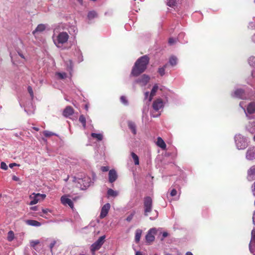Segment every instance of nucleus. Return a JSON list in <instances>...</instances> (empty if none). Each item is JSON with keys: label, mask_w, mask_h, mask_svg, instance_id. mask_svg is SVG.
I'll list each match as a JSON object with an SVG mask.
<instances>
[{"label": "nucleus", "mask_w": 255, "mask_h": 255, "mask_svg": "<svg viewBox=\"0 0 255 255\" xmlns=\"http://www.w3.org/2000/svg\"><path fill=\"white\" fill-rule=\"evenodd\" d=\"M149 62V58L146 55L139 57L132 67L131 75L137 77L143 73L146 69Z\"/></svg>", "instance_id": "f257e3e1"}, {"label": "nucleus", "mask_w": 255, "mask_h": 255, "mask_svg": "<svg viewBox=\"0 0 255 255\" xmlns=\"http://www.w3.org/2000/svg\"><path fill=\"white\" fill-rule=\"evenodd\" d=\"M69 37V36L66 32H61L58 34L56 38L53 39V41L57 47L61 48L68 41Z\"/></svg>", "instance_id": "f03ea898"}, {"label": "nucleus", "mask_w": 255, "mask_h": 255, "mask_svg": "<svg viewBox=\"0 0 255 255\" xmlns=\"http://www.w3.org/2000/svg\"><path fill=\"white\" fill-rule=\"evenodd\" d=\"M144 215L145 216L148 215V213L152 210V200L149 196L144 198L143 199Z\"/></svg>", "instance_id": "7ed1b4c3"}, {"label": "nucleus", "mask_w": 255, "mask_h": 255, "mask_svg": "<svg viewBox=\"0 0 255 255\" xmlns=\"http://www.w3.org/2000/svg\"><path fill=\"white\" fill-rule=\"evenodd\" d=\"M45 197V194L33 193L29 196L30 199L31 200L29 204L31 205L36 204L40 200H44Z\"/></svg>", "instance_id": "20e7f679"}, {"label": "nucleus", "mask_w": 255, "mask_h": 255, "mask_svg": "<svg viewBox=\"0 0 255 255\" xmlns=\"http://www.w3.org/2000/svg\"><path fill=\"white\" fill-rule=\"evenodd\" d=\"M105 238V236L100 237L96 242L92 245L91 251L93 254L96 251L100 249L101 246L104 243Z\"/></svg>", "instance_id": "39448f33"}, {"label": "nucleus", "mask_w": 255, "mask_h": 255, "mask_svg": "<svg viewBox=\"0 0 255 255\" xmlns=\"http://www.w3.org/2000/svg\"><path fill=\"white\" fill-rule=\"evenodd\" d=\"M157 230L155 228L150 229L147 232L146 236V242L148 244L153 242L155 240L154 235L156 234Z\"/></svg>", "instance_id": "423d86ee"}, {"label": "nucleus", "mask_w": 255, "mask_h": 255, "mask_svg": "<svg viewBox=\"0 0 255 255\" xmlns=\"http://www.w3.org/2000/svg\"><path fill=\"white\" fill-rule=\"evenodd\" d=\"M150 77L146 74L142 75L140 78H138L135 82L139 84L142 86H145L149 81Z\"/></svg>", "instance_id": "0eeeda50"}, {"label": "nucleus", "mask_w": 255, "mask_h": 255, "mask_svg": "<svg viewBox=\"0 0 255 255\" xmlns=\"http://www.w3.org/2000/svg\"><path fill=\"white\" fill-rule=\"evenodd\" d=\"M61 203L66 206L68 205L71 209L74 208V204L72 201L68 198L67 195H63L60 198Z\"/></svg>", "instance_id": "6e6552de"}, {"label": "nucleus", "mask_w": 255, "mask_h": 255, "mask_svg": "<svg viewBox=\"0 0 255 255\" xmlns=\"http://www.w3.org/2000/svg\"><path fill=\"white\" fill-rule=\"evenodd\" d=\"M163 101L160 98L156 99L153 102L152 108L156 111H158L160 109L163 108Z\"/></svg>", "instance_id": "1a4fd4ad"}, {"label": "nucleus", "mask_w": 255, "mask_h": 255, "mask_svg": "<svg viewBox=\"0 0 255 255\" xmlns=\"http://www.w3.org/2000/svg\"><path fill=\"white\" fill-rule=\"evenodd\" d=\"M74 113L73 108L71 106H67L63 110L62 115L65 118H69Z\"/></svg>", "instance_id": "9d476101"}, {"label": "nucleus", "mask_w": 255, "mask_h": 255, "mask_svg": "<svg viewBox=\"0 0 255 255\" xmlns=\"http://www.w3.org/2000/svg\"><path fill=\"white\" fill-rule=\"evenodd\" d=\"M110 208V204L107 203L105 204L102 208L100 217L101 219L105 218L108 214Z\"/></svg>", "instance_id": "9b49d317"}, {"label": "nucleus", "mask_w": 255, "mask_h": 255, "mask_svg": "<svg viewBox=\"0 0 255 255\" xmlns=\"http://www.w3.org/2000/svg\"><path fill=\"white\" fill-rule=\"evenodd\" d=\"M118 178V175L116 171L114 169H111L109 172V181L110 183H113Z\"/></svg>", "instance_id": "f8f14e48"}, {"label": "nucleus", "mask_w": 255, "mask_h": 255, "mask_svg": "<svg viewBox=\"0 0 255 255\" xmlns=\"http://www.w3.org/2000/svg\"><path fill=\"white\" fill-rule=\"evenodd\" d=\"M156 145L163 150H165L166 148V144L162 138L160 137H157Z\"/></svg>", "instance_id": "ddd939ff"}, {"label": "nucleus", "mask_w": 255, "mask_h": 255, "mask_svg": "<svg viewBox=\"0 0 255 255\" xmlns=\"http://www.w3.org/2000/svg\"><path fill=\"white\" fill-rule=\"evenodd\" d=\"M158 89V86L157 84H156L153 86V87L151 91V92H150V94L149 95V102L151 101V100H152L153 97L155 95V94H156V92L157 91Z\"/></svg>", "instance_id": "4468645a"}, {"label": "nucleus", "mask_w": 255, "mask_h": 255, "mask_svg": "<svg viewBox=\"0 0 255 255\" xmlns=\"http://www.w3.org/2000/svg\"><path fill=\"white\" fill-rule=\"evenodd\" d=\"M46 28L45 25L43 24H40L37 25L36 29L32 32L33 34H35L36 32H41Z\"/></svg>", "instance_id": "2eb2a0df"}, {"label": "nucleus", "mask_w": 255, "mask_h": 255, "mask_svg": "<svg viewBox=\"0 0 255 255\" xmlns=\"http://www.w3.org/2000/svg\"><path fill=\"white\" fill-rule=\"evenodd\" d=\"M98 14L97 12L95 10H91L89 11L87 14V17L89 20H91L97 17Z\"/></svg>", "instance_id": "dca6fc26"}, {"label": "nucleus", "mask_w": 255, "mask_h": 255, "mask_svg": "<svg viewBox=\"0 0 255 255\" xmlns=\"http://www.w3.org/2000/svg\"><path fill=\"white\" fill-rule=\"evenodd\" d=\"M25 223L30 226L39 227L41 225V223L37 221L34 220H27Z\"/></svg>", "instance_id": "f3484780"}, {"label": "nucleus", "mask_w": 255, "mask_h": 255, "mask_svg": "<svg viewBox=\"0 0 255 255\" xmlns=\"http://www.w3.org/2000/svg\"><path fill=\"white\" fill-rule=\"evenodd\" d=\"M128 127L131 130L133 134L134 135L136 134V130L135 124L131 121H129L128 122Z\"/></svg>", "instance_id": "a211bd4d"}, {"label": "nucleus", "mask_w": 255, "mask_h": 255, "mask_svg": "<svg viewBox=\"0 0 255 255\" xmlns=\"http://www.w3.org/2000/svg\"><path fill=\"white\" fill-rule=\"evenodd\" d=\"M246 157L249 160H253L255 158V153L254 151L253 150H248L247 152Z\"/></svg>", "instance_id": "6ab92c4d"}, {"label": "nucleus", "mask_w": 255, "mask_h": 255, "mask_svg": "<svg viewBox=\"0 0 255 255\" xmlns=\"http://www.w3.org/2000/svg\"><path fill=\"white\" fill-rule=\"evenodd\" d=\"M247 111L249 114H253L255 112V103H251L247 107Z\"/></svg>", "instance_id": "aec40b11"}, {"label": "nucleus", "mask_w": 255, "mask_h": 255, "mask_svg": "<svg viewBox=\"0 0 255 255\" xmlns=\"http://www.w3.org/2000/svg\"><path fill=\"white\" fill-rule=\"evenodd\" d=\"M142 234V230L140 229H137L135 232V242L138 243L139 241Z\"/></svg>", "instance_id": "412c9836"}, {"label": "nucleus", "mask_w": 255, "mask_h": 255, "mask_svg": "<svg viewBox=\"0 0 255 255\" xmlns=\"http://www.w3.org/2000/svg\"><path fill=\"white\" fill-rule=\"evenodd\" d=\"M244 90L242 89H237L235 91V95L237 97L242 98L244 95Z\"/></svg>", "instance_id": "4be33fe9"}, {"label": "nucleus", "mask_w": 255, "mask_h": 255, "mask_svg": "<svg viewBox=\"0 0 255 255\" xmlns=\"http://www.w3.org/2000/svg\"><path fill=\"white\" fill-rule=\"evenodd\" d=\"M254 175H255V166H253L248 170V175L249 177H252Z\"/></svg>", "instance_id": "5701e85b"}, {"label": "nucleus", "mask_w": 255, "mask_h": 255, "mask_svg": "<svg viewBox=\"0 0 255 255\" xmlns=\"http://www.w3.org/2000/svg\"><path fill=\"white\" fill-rule=\"evenodd\" d=\"M107 194L108 196L112 197H116L118 195V192L114 191L112 189H109L108 190Z\"/></svg>", "instance_id": "b1692460"}, {"label": "nucleus", "mask_w": 255, "mask_h": 255, "mask_svg": "<svg viewBox=\"0 0 255 255\" xmlns=\"http://www.w3.org/2000/svg\"><path fill=\"white\" fill-rule=\"evenodd\" d=\"M131 155L134 160V164L135 165H138L139 164V158H138V156L133 152H132L131 153Z\"/></svg>", "instance_id": "393cba45"}, {"label": "nucleus", "mask_w": 255, "mask_h": 255, "mask_svg": "<svg viewBox=\"0 0 255 255\" xmlns=\"http://www.w3.org/2000/svg\"><path fill=\"white\" fill-rule=\"evenodd\" d=\"M177 59L174 56H171L169 59V63H170V65L172 66L176 65L177 64Z\"/></svg>", "instance_id": "a878e982"}, {"label": "nucleus", "mask_w": 255, "mask_h": 255, "mask_svg": "<svg viewBox=\"0 0 255 255\" xmlns=\"http://www.w3.org/2000/svg\"><path fill=\"white\" fill-rule=\"evenodd\" d=\"M91 136L93 138H97L98 140H102L103 139V135L101 133H92Z\"/></svg>", "instance_id": "bb28decb"}, {"label": "nucleus", "mask_w": 255, "mask_h": 255, "mask_svg": "<svg viewBox=\"0 0 255 255\" xmlns=\"http://www.w3.org/2000/svg\"><path fill=\"white\" fill-rule=\"evenodd\" d=\"M79 121L80 123H82V126L84 128L86 127V120L85 117L84 116V115H82L80 116Z\"/></svg>", "instance_id": "cd10ccee"}, {"label": "nucleus", "mask_w": 255, "mask_h": 255, "mask_svg": "<svg viewBox=\"0 0 255 255\" xmlns=\"http://www.w3.org/2000/svg\"><path fill=\"white\" fill-rule=\"evenodd\" d=\"M14 233L12 231H10L7 234V240L8 241H12L14 239Z\"/></svg>", "instance_id": "c85d7f7f"}, {"label": "nucleus", "mask_w": 255, "mask_h": 255, "mask_svg": "<svg viewBox=\"0 0 255 255\" xmlns=\"http://www.w3.org/2000/svg\"><path fill=\"white\" fill-rule=\"evenodd\" d=\"M43 135L46 137H50L51 136L55 135L53 132H52L48 130H44L43 131Z\"/></svg>", "instance_id": "c756f323"}, {"label": "nucleus", "mask_w": 255, "mask_h": 255, "mask_svg": "<svg viewBox=\"0 0 255 255\" xmlns=\"http://www.w3.org/2000/svg\"><path fill=\"white\" fill-rule=\"evenodd\" d=\"M166 66L165 65L163 67L159 68L158 69V72L159 74L160 75V76H162L165 74V69Z\"/></svg>", "instance_id": "7c9ffc66"}, {"label": "nucleus", "mask_w": 255, "mask_h": 255, "mask_svg": "<svg viewBox=\"0 0 255 255\" xmlns=\"http://www.w3.org/2000/svg\"><path fill=\"white\" fill-rule=\"evenodd\" d=\"M121 102L123 103L125 105H127L128 104V101L126 99V97L124 96H122L120 98Z\"/></svg>", "instance_id": "2f4dec72"}, {"label": "nucleus", "mask_w": 255, "mask_h": 255, "mask_svg": "<svg viewBox=\"0 0 255 255\" xmlns=\"http://www.w3.org/2000/svg\"><path fill=\"white\" fill-rule=\"evenodd\" d=\"M39 244L38 240L32 241L30 242V246L34 249H35L36 245Z\"/></svg>", "instance_id": "473e14b6"}, {"label": "nucleus", "mask_w": 255, "mask_h": 255, "mask_svg": "<svg viewBox=\"0 0 255 255\" xmlns=\"http://www.w3.org/2000/svg\"><path fill=\"white\" fill-rule=\"evenodd\" d=\"M56 244V241H55V240H53L50 244L49 245V248H50V252L52 254L53 253V250H52V249L54 247V246L55 245V244Z\"/></svg>", "instance_id": "72a5a7b5"}, {"label": "nucleus", "mask_w": 255, "mask_h": 255, "mask_svg": "<svg viewBox=\"0 0 255 255\" xmlns=\"http://www.w3.org/2000/svg\"><path fill=\"white\" fill-rule=\"evenodd\" d=\"M27 90H28V93L30 95L31 97L32 98H33L34 95H33V90H32L31 87L29 86L27 88Z\"/></svg>", "instance_id": "f704fd0d"}, {"label": "nucleus", "mask_w": 255, "mask_h": 255, "mask_svg": "<svg viewBox=\"0 0 255 255\" xmlns=\"http://www.w3.org/2000/svg\"><path fill=\"white\" fill-rule=\"evenodd\" d=\"M176 39L172 37L169 38L168 40V43L170 45H173L175 44L176 43Z\"/></svg>", "instance_id": "c9c22d12"}, {"label": "nucleus", "mask_w": 255, "mask_h": 255, "mask_svg": "<svg viewBox=\"0 0 255 255\" xmlns=\"http://www.w3.org/2000/svg\"><path fill=\"white\" fill-rule=\"evenodd\" d=\"M0 167H1V169H2L3 170H7V166L6 164V163H4V162H1Z\"/></svg>", "instance_id": "e433bc0d"}, {"label": "nucleus", "mask_w": 255, "mask_h": 255, "mask_svg": "<svg viewBox=\"0 0 255 255\" xmlns=\"http://www.w3.org/2000/svg\"><path fill=\"white\" fill-rule=\"evenodd\" d=\"M57 75L58 76V77L61 79H63L66 77V74L65 73H57Z\"/></svg>", "instance_id": "4c0bfd02"}, {"label": "nucleus", "mask_w": 255, "mask_h": 255, "mask_svg": "<svg viewBox=\"0 0 255 255\" xmlns=\"http://www.w3.org/2000/svg\"><path fill=\"white\" fill-rule=\"evenodd\" d=\"M133 215H134V214H131L130 215H129L128 217H127V219H126V220L128 221V222H130L131 221V220L132 219V218L133 217Z\"/></svg>", "instance_id": "58836bf2"}, {"label": "nucleus", "mask_w": 255, "mask_h": 255, "mask_svg": "<svg viewBox=\"0 0 255 255\" xmlns=\"http://www.w3.org/2000/svg\"><path fill=\"white\" fill-rule=\"evenodd\" d=\"M176 194H177L176 190L175 189H173L170 192V195L173 197V196H175Z\"/></svg>", "instance_id": "ea45409f"}, {"label": "nucleus", "mask_w": 255, "mask_h": 255, "mask_svg": "<svg viewBox=\"0 0 255 255\" xmlns=\"http://www.w3.org/2000/svg\"><path fill=\"white\" fill-rule=\"evenodd\" d=\"M109 170V168L108 166H102L101 167V170L103 172H106L108 171Z\"/></svg>", "instance_id": "a19ab883"}, {"label": "nucleus", "mask_w": 255, "mask_h": 255, "mask_svg": "<svg viewBox=\"0 0 255 255\" xmlns=\"http://www.w3.org/2000/svg\"><path fill=\"white\" fill-rule=\"evenodd\" d=\"M252 240L253 242L255 243V232H253V231L252 232Z\"/></svg>", "instance_id": "79ce46f5"}, {"label": "nucleus", "mask_w": 255, "mask_h": 255, "mask_svg": "<svg viewBox=\"0 0 255 255\" xmlns=\"http://www.w3.org/2000/svg\"><path fill=\"white\" fill-rule=\"evenodd\" d=\"M168 235V234L166 232H164L162 233V237H163V238L161 239V240H163L164 238L167 237Z\"/></svg>", "instance_id": "37998d69"}, {"label": "nucleus", "mask_w": 255, "mask_h": 255, "mask_svg": "<svg viewBox=\"0 0 255 255\" xmlns=\"http://www.w3.org/2000/svg\"><path fill=\"white\" fill-rule=\"evenodd\" d=\"M12 179L14 181H18L19 180V178L18 177L16 176L15 175H13L12 177Z\"/></svg>", "instance_id": "c03bdc74"}, {"label": "nucleus", "mask_w": 255, "mask_h": 255, "mask_svg": "<svg viewBox=\"0 0 255 255\" xmlns=\"http://www.w3.org/2000/svg\"><path fill=\"white\" fill-rule=\"evenodd\" d=\"M15 166H19L18 164L15 163H10L9 165V167L10 168H12L13 167Z\"/></svg>", "instance_id": "a18cd8bd"}, {"label": "nucleus", "mask_w": 255, "mask_h": 255, "mask_svg": "<svg viewBox=\"0 0 255 255\" xmlns=\"http://www.w3.org/2000/svg\"><path fill=\"white\" fill-rule=\"evenodd\" d=\"M30 209L33 211H37V206L32 207L30 208Z\"/></svg>", "instance_id": "49530a36"}, {"label": "nucleus", "mask_w": 255, "mask_h": 255, "mask_svg": "<svg viewBox=\"0 0 255 255\" xmlns=\"http://www.w3.org/2000/svg\"><path fill=\"white\" fill-rule=\"evenodd\" d=\"M148 95H149V92H146L144 93V96H145V99H147V97H148Z\"/></svg>", "instance_id": "de8ad7c7"}, {"label": "nucleus", "mask_w": 255, "mask_h": 255, "mask_svg": "<svg viewBox=\"0 0 255 255\" xmlns=\"http://www.w3.org/2000/svg\"><path fill=\"white\" fill-rule=\"evenodd\" d=\"M83 179H80V178L78 179V183L79 184H81L82 183H83Z\"/></svg>", "instance_id": "09e8293b"}, {"label": "nucleus", "mask_w": 255, "mask_h": 255, "mask_svg": "<svg viewBox=\"0 0 255 255\" xmlns=\"http://www.w3.org/2000/svg\"><path fill=\"white\" fill-rule=\"evenodd\" d=\"M42 212L44 214H47L48 212V209H42Z\"/></svg>", "instance_id": "8fccbe9b"}, {"label": "nucleus", "mask_w": 255, "mask_h": 255, "mask_svg": "<svg viewBox=\"0 0 255 255\" xmlns=\"http://www.w3.org/2000/svg\"><path fill=\"white\" fill-rule=\"evenodd\" d=\"M32 128L37 131H39V128H38L35 127H32Z\"/></svg>", "instance_id": "3c124183"}, {"label": "nucleus", "mask_w": 255, "mask_h": 255, "mask_svg": "<svg viewBox=\"0 0 255 255\" xmlns=\"http://www.w3.org/2000/svg\"><path fill=\"white\" fill-rule=\"evenodd\" d=\"M135 255H142L141 252H137L135 254Z\"/></svg>", "instance_id": "603ef678"}, {"label": "nucleus", "mask_w": 255, "mask_h": 255, "mask_svg": "<svg viewBox=\"0 0 255 255\" xmlns=\"http://www.w3.org/2000/svg\"><path fill=\"white\" fill-rule=\"evenodd\" d=\"M186 255H193V254L192 253L188 252L186 253Z\"/></svg>", "instance_id": "864d4df0"}, {"label": "nucleus", "mask_w": 255, "mask_h": 255, "mask_svg": "<svg viewBox=\"0 0 255 255\" xmlns=\"http://www.w3.org/2000/svg\"><path fill=\"white\" fill-rule=\"evenodd\" d=\"M19 56H20L21 58H24V56H23L22 54H20V53H19Z\"/></svg>", "instance_id": "5fc2aeb1"}, {"label": "nucleus", "mask_w": 255, "mask_h": 255, "mask_svg": "<svg viewBox=\"0 0 255 255\" xmlns=\"http://www.w3.org/2000/svg\"><path fill=\"white\" fill-rule=\"evenodd\" d=\"M78 1L81 3L82 4L83 3V0H78Z\"/></svg>", "instance_id": "6e6d98bb"}, {"label": "nucleus", "mask_w": 255, "mask_h": 255, "mask_svg": "<svg viewBox=\"0 0 255 255\" xmlns=\"http://www.w3.org/2000/svg\"><path fill=\"white\" fill-rule=\"evenodd\" d=\"M85 109H86V110H88V105H85Z\"/></svg>", "instance_id": "4d7b16f0"}, {"label": "nucleus", "mask_w": 255, "mask_h": 255, "mask_svg": "<svg viewBox=\"0 0 255 255\" xmlns=\"http://www.w3.org/2000/svg\"><path fill=\"white\" fill-rule=\"evenodd\" d=\"M253 191H255V183H254V188Z\"/></svg>", "instance_id": "13d9d810"}, {"label": "nucleus", "mask_w": 255, "mask_h": 255, "mask_svg": "<svg viewBox=\"0 0 255 255\" xmlns=\"http://www.w3.org/2000/svg\"><path fill=\"white\" fill-rule=\"evenodd\" d=\"M79 188H81V189H84V187H81V186L79 187Z\"/></svg>", "instance_id": "bf43d9fd"}, {"label": "nucleus", "mask_w": 255, "mask_h": 255, "mask_svg": "<svg viewBox=\"0 0 255 255\" xmlns=\"http://www.w3.org/2000/svg\"><path fill=\"white\" fill-rule=\"evenodd\" d=\"M255 140V136H254V137Z\"/></svg>", "instance_id": "052dcab7"}]
</instances>
